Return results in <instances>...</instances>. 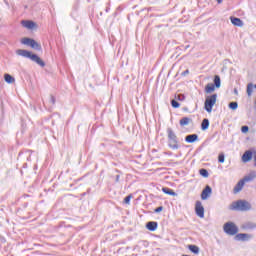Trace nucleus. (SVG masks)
Here are the masks:
<instances>
[{
    "mask_svg": "<svg viewBox=\"0 0 256 256\" xmlns=\"http://www.w3.org/2000/svg\"><path fill=\"white\" fill-rule=\"evenodd\" d=\"M16 55H19L20 57H25L26 59H31L33 53H31V51L29 50L18 49L16 50Z\"/></svg>",
    "mask_w": 256,
    "mask_h": 256,
    "instance_id": "nucleus-10",
    "label": "nucleus"
},
{
    "mask_svg": "<svg viewBox=\"0 0 256 256\" xmlns=\"http://www.w3.org/2000/svg\"><path fill=\"white\" fill-rule=\"evenodd\" d=\"M185 75H189V70H185L184 72H182V76L185 77Z\"/></svg>",
    "mask_w": 256,
    "mask_h": 256,
    "instance_id": "nucleus-38",
    "label": "nucleus"
},
{
    "mask_svg": "<svg viewBox=\"0 0 256 256\" xmlns=\"http://www.w3.org/2000/svg\"><path fill=\"white\" fill-rule=\"evenodd\" d=\"M254 167H256V151L253 152Z\"/></svg>",
    "mask_w": 256,
    "mask_h": 256,
    "instance_id": "nucleus-36",
    "label": "nucleus"
},
{
    "mask_svg": "<svg viewBox=\"0 0 256 256\" xmlns=\"http://www.w3.org/2000/svg\"><path fill=\"white\" fill-rule=\"evenodd\" d=\"M253 88L256 89V84L253 85V83H249L247 85L246 93H247L248 97H251L253 95Z\"/></svg>",
    "mask_w": 256,
    "mask_h": 256,
    "instance_id": "nucleus-19",
    "label": "nucleus"
},
{
    "mask_svg": "<svg viewBox=\"0 0 256 256\" xmlns=\"http://www.w3.org/2000/svg\"><path fill=\"white\" fill-rule=\"evenodd\" d=\"M253 179H255V174H253L252 176H246L244 177L242 180H240L234 187L233 189V193L237 194L240 191L243 190V186L245 185V183H249V181H253Z\"/></svg>",
    "mask_w": 256,
    "mask_h": 256,
    "instance_id": "nucleus-4",
    "label": "nucleus"
},
{
    "mask_svg": "<svg viewBox=\"0 0 256 256\" xmlns=\"http://www.w3.org/2000/svg\"><path fill=\"white\" fill-rule=\"evenodd\" d=\"M195 213L198 217H200V219H203V217H205V208L203 207L201 201H196Z\"/></svg>",
    "mask_w": 256,
    "mask_h": 256,
    "instance_id": "nucleus-6",
    "label": "nucleus"
},
{
    "mask_svg": "<svg viewBox=\"0 0 256 256\" xmlns=\"http://www.w3.org/2000/svg\"><path fill=\"white\" fill-rule=\"evenodd\" d=\"M30 47L32 49H35L36 51H41V44H39L37 41H35L34 39H32V41L30 42Z\"/></svg>",
    "mask_w": 256,
    "mask_h": 256,
    "instance_id": "nucleus-18",
    "label": "nucleus"
},
{
    "mask_svg": "<svg viewBox=\"0 0 256 256\" xmlns=\"http://www.w3.org/2000/svg\"><path fill=\"white\" fill-rule=\"evenodd\" d=\"M188 249L191 253H194V255H199V248L197 245H188Z\"/></svg>",
    "mask_w": 256,
    "mask_h": 256,
    "instance_id": "nucleus-24",
    "label": "nucleus"
},
{
    "mask_svg": "<svg viewBox=\"0 0 256 256\" xmlns=\"http://www.w3.org/2000/svg\"><path fill=\"white\" fill-rule=\"evenodd\" d=\"M235 241H251V239H253V235L251 234H247V233H239L236 234L234 237Z\"/></svg>",
    "mask_w": 256,
    "mask_h": 256,
    "instance_id": "nucleus-7",
    "label": "nucleus"
},
{
    "mask_svg": "<svg viewBox=\"0 0 256 256\" xmlns=\"http://www.w3.org/2000/svg\"><path fill=\"white\" fill-rule=\"evenodd\" d=\"M218 162L219 163H225V154H223V153L219 154Z\"/></svg>",
    "mask_w": 256,
    "mask_h": 256,
    "instance_id": "nucleus-31",
    "label": "nucleus"
},
{
    "mask_svg": "<svg viewBox=\"0 0 256 256\" xmlns=\"http://www.w3.org/2000/svg\"><path fill=\"white\" fill-rule=\"evenodd\" d=\"M215 89H217V87L213 84V83H208L205 86V93H213L215 91Z\"/></svg>",
    "mask_w": 256,
    "mask_h": 256,
    "instance_id": "nucleus-17",
    "label": "nucleus"
},
{
    "mask_svg": "<svg viewBox=\"0 0 256 256\" xmlns=\"http://www.w3.org/2000/svg\"><path fill=\"white\" fill-rule=\"evenodd\" d=\"M30 60H32L33 63H36V65H39V67H45V61H43V59H41L37 54H32V56H30Z\"/></svg>",
    "mask_w": 256,
    "mask_h": 256,
    "instance_id": "nucleus-9",
    "label": "nucleus"
},
{
    "mask_svg": "<svg viewBox=\"0 0 256 256\" xmlns=\"http://www.w3.org/2000/svg\"><path fill=\"white\" fill-rule=\"evenodd\" d=\"M207 129H209V119L204 118L201 123V130L207 131Z\"/></svg>",
    "mask_w": 256,
    "mask_h": 256,
    "instance_id": "nucleus-23",
    "label": "nucleus"
},
{
    "mask_svg": "<svg viewBox=\"0 0 256 256\" xmlns=\"http://www.w3.org/2000/svg\"><path fill=\"white\" fill-rule=\"evenodd\" d=\"M186 143H195L196 141H199V135L197 134H190L185 137Z\"/></svg>",
    "mask_w": 256,
    "mask_h": 256,
    "instance_id": "nucleus-13",
    "label": "nucleus"
},
{
    "mask_svg": "<svg viewBox=\"0 0 256 256\" xmlns=\"http://www.w3.org/2000/svg\"><path fill=\"white\" fill-rule=\"evenodd\" d=\"M216 103H217V94H212L210 96H207L204 102L205 111H207V113H211Z\"/></svg>",
    "mask_w": 256,
    "mask_h": 256,
    "instance_id": "nucleus-3",
    "label": "nucleus"
},
{
    "mask_svg": "<svg viewBox=\"0 0 256 256\" xmlns=\"http://www.w3.org/2000/svg\"><path fill=\"white\" fill-rule=\"evenodd\" d=\"M133 198V195H128V196H126L125 198H124V203L126 204V205H129L130 203H131V199Z\"/></svg>",
    "mask_w": 256,
    "mask_h": 256,
    "instance_id": "nucleus-30",
    "label": "nucleus"
},
{
    "mask_svg": "<svg viewBox=\"0 0 256 256\" xmlns=\"http://www.w3.org/2000/svg\"><path fill=\"white\" fill-rule=\"evenodd\" d=\"M230 211H251V203L245 200H238L229 206Z\"/></svg>",
    "mask_w": 256,
    "mask_h": 256,
    "instance_id": "nucleus-2",
    "label": "nucleus"
},
{
    "mask_svg": "<svg viewBox=\"0 0 256 256\" xmlns=\"http://www.w3.org/2000/svg\"><path fill=\"white\" fill-rule=\"evenodd\" d=\"M166 133L168 135V147L174 151L179 149L181 147L179 145V138H177V134L173 131V128H167Z\"/></svg>",
    "mask_w": 256,
    "mask_h": 256,
    "instance_id": "nucleus-1",
    "label": "nucleus"
},
{
    "mask_svg": "<svg viewBox=\"0 0 256 256\" xmlns=\"http://www.w3.org/2000/svg\"><path fill=\"white\" fill-rule=\"evenodd\" d=\"M163 193H165V195H171V197H177V193H175V191H173V189L168 188V187H164L162 188Z\"/></svg>",
    "mask_w": 256,
    "mask_h": 256,
    "instance_id": "nucleus-16",
    "label": "nucleus"
},
{
    "mask_svg": "<svg viewBox=\"0 0 256 256\" xmlns=\"http://www.w3.org/2000/svg\"><path fill=\"white\" fill-rule=\"evenodd\" d=\"M31 41H33V39H31V38H22L21 39L22 45H27L28 47L31 46Z\"/></svg>",
    "mask_w": 256,
    "mask_h": 256,
    "instance_id": "nucleus-26",
    "label": "nucleus"
},
{
    "mask_svg": "<svg viewBox=\"0 0 256 256\" xmlns=\"http://www.w3.org/2000/svg\"><path fill=\"white\" fill-rule=\"evenodd\" d=\"M50 103H52V105H55V103H56L55 96L50 95Z\"/></svg>",
    "mask_w": 256,
    "mask_h": 256,
    "instance_id": "nucleus-34",
    "label": "nucleus"
},
{
    "mask_svg": "<svg viewBox=\"0 0 256 256\" xmlns=\"http://www.w3.org/2000/svg\"><path fill=\"white\" fill-rule=\"evenodd\" d=\"M161 211H163V206L157 207L154 212L155 213H161Z\"/></svg>",
    "mask_w": 256,
    "mask_h": 256,
    "instance_id": "nucleus-35",
    "label": "nucleus"
},
{
    "mask_svg": "<svg viewBox=\"0 0 256 256\" xmlns=\"http://www.w3.org/2000/svg\"><path fill=\"white\" fill-rule=\"evenodd\" d=\"M199 173L202 177H205V178L209 177V171H207V169L205 168L200 169Z\"/></svg>",
    "mask_w": 256,
    "mask_h": 256,
    "instance_id": "nucleus-28",
    "label": "nucleus"
},
{
    "mask_svg": "<svg viewBox=\"0 0 256 256\" xmlns=\"http://www.w3.org/2000/svg\"><path fill=\"white\" fill-rule=\"evenodd\" d=\"M253 159V152L251 150H247L246 152H244V154L242 155V161L243 163H249V161H251Z\"/></svg>",
    "mask_w": 256,
    "mask_h": 256,
    "instance_id": "nucleus-11",
    "label": "nucleus"
},
{
    "mask_svg": "<svg viewBox=\"0 0 256 256\" xmlns=\"http://www.w3.org/2000/svg\"><path fill=\"white\" fill-rule=\"evenodd\" d=\"M216 1H217V3H219V4L223 3V0H216Z\"/></svg>",
    "mask_w": 256,
    "mask_h": 256,
    "instance_id": "nucleus-39",
    "label": "nucleus"
},
{
    "mask_svg": "<svg viewBox=\"0 0 256 256\" xmlns=\"http://www.w3.org/2000/svg\"><path fill=\"white\" fill-rule=\"evenodd\" d=\"M4 81L11 85L12 83H15V77L11 76L10 74H4Z\"/></svg>",
    "mask_w": 256,
    "mask_h": 256,
    "instance_id": "nucleus-21",
    "label": "nucleus"
},
{
    "mask_svg": "<svg viewBox=\"0 0 256 256\" xmlns=\"http://www.w3.org/2000/svg\"><path fill=\"white\" fill-rule=\"evenodd\" d=\"M241 132L242 133H249V126H242L241 127Z\"/></svg>",
    "mask_w": 256,
    "mask_h": 256,
    "instance_id": "nucleus-33",
    "label": "nucleus"
},
{
    "mask_svg": "<svg viewBox=\"0 0 256 256\" xmlns=\"http://www.w3.org/2000/svg\"><path fill=\"white\" fill-rule=\"evenodd\" d=\"M171 106L174 109H179V107H181V104L177 100H171Z\"/></svg>",
    "mask_w": 256,
    "mask_h": 256,
    "instance_id": "nucleus-29",
    "label": "nucleus"
},
{
    "mask_svg": "<svg viewBox=\"0 0 256 256\" xmlns=\"http://www.w3.org/2000/svg\"><path fill=\"white\" fill-rule=\"evenodd\" d=\"M119 179H121V176L120 175H116L115 183H119Z\"/></svg>",
    "mask_w": 256,
    "mask_h": 256,
    "instance_id": "nucleus-37",
    "label": "nucleus"
},
{
    "mask_svg": "<svg viewBox=\"0 0 256 256\" xmlns=\"http://www.w3.org/2000/svg\"><path fill=\"white\" fill-rule=\"evenodd\" d=\"M191 118H189V117H183L181 120H180V126L181 127H185V126H187V125H189V123H191Z\"/></svg>",
    "mask_w": 256,
    "mask_h": 256,
    "instance_id": "nucleus-22",
    "label": "nucleus"
},
{
    "mask_svg": "<svg viewBox=\"0 0 256 256\" xmlns=\"http://www.w3.org/2000/svg\"><path fill=\"white\" fill-rule=\"evenodd\" d=\"M213 81H214V83H212V85H215L216 89H220L221 88V77L219 75H215Z\"/></svg>",
    "mask_w": 256,
    "mask_h": 256,
    "instance_id": "nucleus-20",
    "label": "nucleus"
},
{
    "mask_svg": "<svg viewBox=\"0 0 256 256\" xmlns=\"http://www.w3.org/2000/svg\"><path fill=\"white\" fill-rule=\"evenodd\" d=\"M22 25L26 29H33V27H35L36 24H35V22H33L31 20H23Z\"/></svg>",
    "mask_w": 256,
    "mask_h": 256,
    "instance_id": "nucleus-15",
    "label": "nucleus"
},
{
    "mask_svg": "<svg viewBox=\"0 0 256 256\" xmlns=\"http://www.w3.org/2000/svg\"><path fill=\"white\" fill-rule=\"evenodd\" d=\"M176 99H177L178 101H185V95H183V94H178V95L176 96Z\"/></svg>",
    "mask_w": 256,
    "mask_h": 256,
    "instance_id": "nucleus-32",
    "label": "nucleus"
},
{
    "mask_svg": "<svg viewBox=\"0 0 256 256\" xmlns=\"http://www.w3.org/2000/svg\"><path fill=\"white\" fill-rule=\"evenodd\" d=\"M242 229H256V224L248 222L242 226Z\"/></svg>",
    "mask_w": 256,
    "mask_h": 256,
    "instance_id": "nucleus-25",
    "label": "nucleus"
},
{
    "mask_svg": "<svg viewBox=\"0 0 256 256\" xmlns=\"http://www.w3.org/2000/svg\"><path fill=\"white\" fill-rule=\"evenodd\" d=\"M211 193H213V189L211 188V186L206 185V187L203 189L201 193V199L203 201L209 199V197L211 196Z\"/></svg>",
    "mask_w": 256,
    "mask_h": 256,
    "instance_id": "nucleus-8",
    "label": "nucleus"
},
{
    "mask_svg": "<svg viewBox=\"0 0 256 256\" xmlns=\"http://www.w3.org/2000/svg\"><path fill=\"white\" fill-rule=\"evenodd\" d=\"M234 93L235 95H237L239 92L237 91V89H234Z\"/></svg>",
    "mask_w": 256,
    "mask_h": 256,
    "instance_id": "nucleus-40",
    "label": "nucleus"
},
{
    "mask_svg": "<svg viewBox=\"0 0 256 256\" xmlns=\"http://www.w3.org/2000/svg\"><path fill=\"white\" fill-rule=\"evenodd\" d=\"M157 227H159V224L155 221H150L146 224L148 231H157Z\"/></svg>",
    "mask_w": 256,
    "mask_h": 256,
    "instance_id": "nucleus-14",
    "label": "nucleus"
},
{
    "mask_svg": "<svg viewBox=\"0 0 256 256\" xmlns=\"http://www.w3.org/2000/svg\"><path fill=\"white\" fill-rule=\"evenodd\" d=\"M224 232L226 235H237L239 228L233 222H227L224 224Z\"/></svg>",
    "mask_w": 256,
    "mask_h": 256,
    "instance_id": "nucleus-5",
    "label": "nucleus"
},
{
    "mask_svg": "<svg viewBox=\"0 0 256 256\" xmlns=\"http://www.w3.org/2000/svg\"><path fill=\"white\" fill-rule=\"evenodd\" d=\"M228 107H229V109H232V111H236V109H238V107H239V103H237V102H230Z\"/></svg>",
    "mask_w": 256,
    "mask_h": 256,
    "instance_id": "nucleus-27",
    "label": "nucleus"
},
{
    "mask_svg": "<svg viewBox=\"0 0 256 256\" xmlns=\"http://www.w3.org/2000/svg\"><path fill=\"white\" fill-rule=\"evenodd\" d=\"M230 21L235 27H243V20L241 18L231 16Z\"/></svg>",
    "mask_w": 256,
    "mask_h": 256,
    "instance_id": "nucleus-12",
    "label": "nucleus"
}]
</instances>
